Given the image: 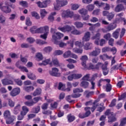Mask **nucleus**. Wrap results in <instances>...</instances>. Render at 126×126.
Here are the masks:
<instances>
[{
    "instance_id": "f257e3e1",
    "label": "nucleus",
    "mask_w": 126,
    "mask_h": 126,
    "mask_svg": "<svg viewBox=\"0 0 126 126\" xmlns=\"http://www.w3.org/2000/svg\"><path fill=\"white\" fill-rule=\"evenodd\" d=\"M31 32L32 34L37 33H49V26H45L40 27L37 29H35V27H33L31 29Z\"/></svg>"
},
{
    "instance_id": "f03ea898",
    "label": "nucleus",
    "mask_w": 126,
    "mask_h": 126,
    "mask_svg": "<svg viewBox=\"0 0 126 126\" xmlns=\"http://www.w3.org/2000/svg\"><path fill=\"white\" fill-rule=\"evenodd\" d=\"M105 116L108 117V123H114L117 121V118H116V114L113 112H111V110L107 109L104 113Z\"/></svg>"
},
{
    "instance_id": "7ed1b4c3",
    "label": "nucleus",
    "mask_w": 126,
    "mask_h": 126,
    "mask_svg": "<svg viewBox=\"0 0 126 126\" xmlns=\"http://www.w3.org/2000/svg\"><path fill=\"white\" fill-rule=\"evenodd\" d=\"M117 28V24L113 23H111L106 28V30L102 29V31L103 33H107V32H110Z\"/></svg>"
},
{
    "instance_id": "20e7f679",
    "label": "nucleus",
    "mask_w": 126,
    "mask_h": 126,
    "mask_svg": "<svg viewBox=\"0 0 126 126\" xmlns=\"http://www.w3.org/2000/svg\"><path fill=\"white\" fill-rule=\"evenodd\" d=\"M50 3H51V0H45L42 2L39 1L36 2V4H37L38 7L40 8H46Z\"/></svg>"
},
{
    "instance_id": "39448f33",
    "label": "nucleus",
    "mask_w": 126,
    "mask_h": 126,
    "mask_svg": "<svg viewBox=\"0 0 126 126\" xmlns=\"http://www.w3.org/2000/svg\"><path fill=\"white\" fill-rule=\"evenodd\" d=\"M73 12L69 10L63 11L62 14L63 18H72L73 17Z\"/></svg>"
},
{
    "instance_id": "423d86ee",
    "label": "nucleus",
    "mask_w": 126,
    "mask_h": 126,
    "mask_svg": "<svg viewBox=\"0 0 126 126\" xmlns=\"http://www.w3.org/2000/svg\"><path fill=\"white\" fill-rule=\"evenodd\" d=\"M63 37V34L61 32H56L52 35V39L55 41V44H58L57 40H61Z\"/></svg>"
},
{
    "instance_id": "0eeeda50",
    "label": "nucleus",
    "mask_w": 126,
    "mask_h": 126,
    "mask_svg": "<svg viewBox=\"0 0 126 126\" xmlns=\"http://www.w3.org/2000/svg\"><path fill=\"white\" fill-rule=\"evenodd\" d=\"M125 34H126V29L122 28L121 32H120V40L117 42V44L119 46H122L123 44H125V41L124 40H122V38L125 36Z\"/></svg>"
},
{
    "instance_id": "6e6552de",
    "label": "nucleus",
    "mask_w": 126,
    "mask_h": 126,
    "mask_svg": "<svg viewBox=\"0 0 126 126\" xmlns=\"http://www.w3.org/2000/svg\"><path fill=\"white\" fill-rule=\"evenodd\" d=\"M49 74L52 76H56V77L61 76V73L59 72V69L56 67L52 68V71H49Z\"/></svg>"
},
{
    "instance_id": "1a4fd4ad",
    "label": "nucleus",
    "mask_w": 126,
    "mask_h": 126,
    "mask_svg": "<svg viewBox=\"0 0 126 126\" xmlns=\"http://www.w3.org/2000/svg\"><path fill=\"white\" fill-rule=\"evenodd\" d=\"M2 84L5 86L6 85H13V81L8 79H3L1 80Z\"/></svg>"
},
{
    "instance_id": "9d476101",
    "label": "nucleus",
    "mask_w": 126,
    "mask_h": 126,
    "mask_svg": "<svg viewBox=\"0 0 126 126\" xmlns=\"http://www.w3.org/2000/svg\"><path fill=\"white\" fill-rule=\"evenodd\" d=\"M102 65V63H98L96 65H94L92 64V63H90L89 66V69H97V70H99V67H101Z\"/></svg>"
},
{
    "instance_id": "9b49d317",
    "label": "nucleus",
    "mask_w": 126,
    "mask_h": 126,
    "mask_svg": "<svg viewBox=\"0 0 126 126\" xmlns=\"http://www.w3.org/2000/svg\"><path fill=\"white\" fill-rule=\"evenodd\" d=\"M15 65L18 68L21 69L22 71H25V72H28V69L26 67L22 66L20 65V61H18L15 64Z\"/></svg>"
},
{
    "instance_id": "f8f14e48",
    "label": "nucleus",
    "mask_w": 126,
    "mask_h": 126,
    "mask_svg": "<svg viewBox=\"0 0 126 126\" xmlns=\"http://www.w3.org/2000/svg\"><path fill=\"white\" fill-rule=\"evenodd\" d=\"M102 70L103 74L105 76L109 73V69H108V65L106 64L102 63V65L100 66Z\"/></svg>"
},
{
    "instance_id": "ddd939ff",
    "label": "nucleus",
    "mask_w": 126,
    "mask_h": 126,
    "mask_svg": "<svg viewBox=\"0 0 126 126\" xmlns=\"http://www.w3.org/2000/svg\"><path fill=\"white\" fill-rule=\"evenodd\" d=\"M123 10H125V6L122 3L118 4L114 9L115 12H121Z\"/></svg>"
},
{
    "instance_id": "4468645a",
    "label": "nucleus",
    "mask_w": 126,
    "mask_h": 126,
    "mask_svg": "<svg viewBox=\"0 0 126 126\" xmlns=\"http://www.w3.org/2000/svg\"><path fill=\"white\" fill-rule=\"evenodd\" d=\"M20 93V89L19 88H14L10 93V95L13 97L18 95Z\"/></svg>"
},
{
    "instance_id": "2eb2a0df",
    "label": "nucleus",
    "mask_w": 126,
    "mask_h": 126,
    "mask_svg": "<svg viewBox=\"0 0 126 126\" xmlns=\"http://www.w3.org/2000/svg\"><path fill=\"white\" fill-rule=\"evenodd\" d=\"M100 53H101V49L99 48H96L95 50L90 53V56H92V57H97Z\"/></svg>"
},
{
    "instance_id": "dca6fc26",
    "label": "nucleus",
    "mask_w": 126,
    "mask_h": 126,
    "mask_svg": "<svg viewBox=\"0 0 126 126\" xmlns=\"http://www.w3.org/2000/svg\"><path fill=\"white\" fill-rule=\"evenodd\" d=\"M80 60L82 61V65L84 66L85 68H86V67H87V66L86 65V62L88 60V57L86 55L83 56L80 58Z\"/></svg>"
},
{
    "instance_id": "f3484780",
    "label": "nucleus",
    "mask_w": 126,
    "mask_h": 126,
    "mask_svg": "<svg viewBox=\"0 0 126 126\" xmlns=\"http://www.w3.org/2000/svg\"><path fill=\"white\" fill-rule=\"evenodd\" d=\"M98 102H100V99H97L95 100H94L93 102V107L91 108L92 112L93 113L94 112V110H96V108L98 106H99V103H97Z\"/></svg>"
},
{
    "instance_id": "a211bd4d",
    "label": "nucleus",
    "mask_w": 126,
    "mask_h": 126,
    "mask_svg": "<svg viewBox=\"0 0 126 126\" xmlns=\"http://www.w3.org/2000/svg\"><path fill=\"white\" fill-rule=\"evenodd\" d=\"M106 116H107V115H105L104 114V115H102L100 118H99V121L100 122H101L99 125L100 126H105V122H106V119L107 118V117Z\"/></svg>"
},
{
    "instance_id": "6ab92c4d",
    "label": "nucleus",
    "mask_w": 126,
    "mask_h": 126,
    "mask_svg": "<svg viewBox=\"0 0 126 126\" xmlns=\"http://www.w3.org/2000/svg\"><path fill=\"white\" fill-rule=\"evenodd\" d=\"M1 10L5 13H10V12H11V9L8 6H2L1 7Z\"/></svg>"
},
{
    "instance_id": "aec40b11",
    "label": "nucleus",
    "mask_w": 126,
    "mask_h": 126,
    "mask_svg": "<svg viewBox=\"0 0 126 126\" xmlns=\"http://www.w3.org/2000/svg\"><path fill=\"white\" fill-rule=\"evenodd\" d=\"M90 32H88L85 33L84 37H83V41L85 42H88L90 40Z\"/></svg>"
},
{
    "instance_id": "412c9836",
    "label": "nucleus",
    "mask_w": 126,
    "mask_h": 126,
    "mask_svg": "<svg viewBox=\"0 0 126 126\" xmlns=\"http://www.w3.org/2000/svg\"><path fill=\"white\" fill-rule=\"evenodd\" d=\"M80 85L81 87H82L83 88L86 89V88H88L89 86V83L87 82V81H82L81 82Z\"/></svg>"
},
{
    "instance_id": "4be33fe9",
    "label": "nucleus",
    "mask_w": 126,
    "mask_h": 126,
    "mask_svg": "<svg viewBox=\"0 0 126 126\" xmlns=\"http://www.w3.org/2000/svg\"><path fill=\"white\" fill-rule=\"evenodd\" d=\"M67 119L68 123H72L75 120V116L69 114L67 116Z\"/></svg>"
},
{
    "instance_id": "5701e85b",
    "label": "nucleus",
    "mask_w": 126,
    "mask_h": 126,
    "mask_svg": "<svg viewBox=\"0 0 126 126\" xmlns=\"http://www.w3.org/2000/svg\"><path fill=\"white\" fill-rule=\"evenodd\" d=\"M120 32H121V29H116V31L113 33V38L118 39V38H119V35H120Z\"/></svg>"
},
{
    "instance_id": "b1692460",
    "label": "nucleus",
    "mask_w": 126,
    "mask_h": 126,
    "mask_svg": "<svg viewBox=\"0 0 126 126\" xmlns=\"http://www.w3.org/2000/svg\"><path fill=\"white\" fill-rule=\"evenodd\" d=\"M56 14H57V13L56 12H52L48 16V19L49 21H50V22H53L54 20H55V17H54V16H55Z\"/></svg>"
},
{
    "instance_id": "393cba45",
    "label": "nucleus",
    "mask_w": 126,
    "mask_h": 126,
    "mask_svg": "<svg viewBox=\"0 0 126 126\" xmlns=\"http://www.w3.org/2000/svg\"><path fill=\"white\" fill-rule=\"evenodd\" d=\"M20 111H21V106H20V104H18L14 108V114H15V115H17V114H18Z\"/></svg>"
},
{
    "instance_id": "a878e982",
    "label": "nucleus",
    "mask_w": 126,
    "mask_h": 126,
    "mask_svg": "<svg viewBox=\"0 0 126 126\" xmlns=\"http://www.w3.org/2000/svg\"><path fill=\"white\" fill-rule=\"evenodd\" d=\"M42 93V89L40 88H37L35 91L33 92V96H39Z\"/></svg>"
},
{
    "instance_id": "bb28decb",
    "label": "nucleus",
    "mask_w": 126,
    "mask_h": 126,
    "mask_svg": "<svg viewBox=\"0 0 126 126\" xmlns=\"http://www.w3.org/2000/svg\"><path fill=\"white\" fill-rule=\"evenodd\" d=\"M41 110V108L40 107V106L38 105L36 107H34L32 108V113H33V114H38L39 112H40V110Z\"/></svg>"
},
{
    "instance_id": "cd10ccee",
    "label": "nucleus",
    "mask_w": 126,
    "mask_h": 126,
    "mask_svg": "<svg viewBox=\"0 0 126 126\" xmlns=\"http://www.w3.org/2000/svg\"><path fill=\"white\" fill-rule=\"evenodd\" d=\"M27 77L29 79H31L32 80H35L36 79V75L32 72L27 73Z\"/></svg>"
},
{
    "instance_id": "c85d7f7f",
    "label": "nucleus",
    "mask_w": 126,
    "mask_h": 126,
    "mask_svg": "<svg viewBox=\"0 0 126 126\" xmlns=\"http://www.w3.org/2000/svg\"><path fill=\"white\" fill-rule=\"evenodd\" d=\"M24 90L26 92H31V91L34 90V88L32 86H25L24 87Z\"/></svg>"
},
{
    "instance_id": "c756f323",
    "label": "nucleus",
    "mask_w": 126,
    "mask_h": 126,
    "mask_svg": "<svg viewBox=\"0 0 126 126\" xmlns=\"http://www.w3.org/2000/svg\"><path fill=\"white\" fill-rule=\"evenodd\" d=\"M71 56V51L70 50H68L66 51L64 54H63V57L65 59H67V58H69Z\"/></svg>"
},
{
    "instance_id": "7c9ffc66",
    "label": "nucleus",
    "mask_w": 126,
    "mask_h": 126,
    "mask_svg": "<svg viewBox=\"0 0 126 126\" xmlns=\"http://www.w3.org/2000/svg\"><path fill=\"white\" fill-rule=\"evenodd\" d=\"M47 13H48L46 11V9H40V16L41 18L42 19L44 18V17H45L47 15Z\"/></svg>"
},
{
    "instance_id": "2f4dec72",
    "label": "nucleus",
    "mask_w": 126,
    "mask_h": 126,
    "mask_svg": "<svg viewBox=\"0 0 126 126\" xmlns=\"http://www.w3.org/2000/svg\"><path fill=\"white\" fill-rule=\"evenodd\" d=\"M115 17V14L113 12L109 13L107 17H106L108 21H111V20Z\"/></svg>"
},
{
    "instance_id": "473e14b6",
    "label": "nucleus",
    "mask_w": 126,
    "mask_h": 126,
    "mask_svg": "<svg viewBox=\"0 0 126 126\" xmlns=\"http://www.w3.org/2000/svg\"><path fill=\"white\" fill-rule=\"evenodd\" d=\"M90 107H87L85 108V111H86V113L85 114V116L86 118H87V117H89L90 116V114H91V112L90 111Z\"/></svg>"
},
{
    "instance_id": "72a5a7b5",
    "label": "nucleus",
    "mask_w": 126,
    "mask_h": 126,
    "mask_svg": "<svg viewBox=\"0 0 126 126\" xmlns=\"http://www.w3.org/2000/svg\"><path fill=\"white\" fill-rule=\"evenodd\" d=\"M29 112V109L25 106H24L22 107V111H21V112H22V114H24V115H26L27 114V113H28Z\"/></svg>"
},
{
    "instance_id": "f704fd0d",
    "label": "nucleus",
    "mask_w": 126,
    "mask_h": 126,
    "mask_svg": "<svg viewBox=\"0 0 126 126\" xmlns=\"http://www.w3.org/2000/svg\"><path fill=\"white\" fill-rule=\"evenodd\" d=\"M79 13L82 15H86L88 13V10H86V9L82 8L79 10Z\"/></svg>"
},
{
    "instance_id": "c9c22d12",
    "label": "nucleus",
    "mask_w": 126,
    "mask_h": 126,
    "mask_svg": "<svg viewBox=\"0 0 126 126\" xmlns=\"http://www.w3.org/2000/svg\"><path fill=\"white\" fill-rule=\"evenodd\" d=\"M6 120V124L7 125H10L13 122H14V119L11 116L9 117Z\"/></svg>"
},
{
    "instance_id": "e433bc0d",
    "label": "nucleus",
    "mask_w": 126,
    "mask_h": 126,
    "mask_svg": "<svg viewBox=\"0 0 126 126\" xmlns=\"http://www.w3.org/2000/svg\"><path fill=\"white\" fill-rule=\"evenodd\" d=\"M64 87H65V85H63V83L60 82L59 83L58 89L59 90H62V91H64L65 90L63 89V88H64Z\"/></svg>"
},
{
    "instance_id": "4c0bfd02",
    "label": "nucleus",
    "mask_w": 126,
    "mask_h": 126,
    "mask_svg": "<svg viewBox=\"0 0 126 126\" xmlns=\"http://www.w3.org/2000/svg\"><path fill=\"white\" fill-rule=\"evenodd\" d=\"M74 25L76 26V28H82L84 24L80 22H75L74 23Z\"/></svg>"
},
{
    "instance_id": "58836bf2",
    "label": "nucleus",
    "mask_w": 126,
    "mask_h": 126,
    "mask_svg": "<svg viewBox=\"0 0 126 126\" xmlns=\"http://www.w3.org/2000/svg\"><path fill=\"white\" fill-rule=\"evenodd\" d=\"M40 100H42V97L40 96H36L33 98V100H32V103H33V104H36V103H38L40 101Z\"/></svg>"
},
{
    "instance_id": "ea45409f",
    "label": "nucleus",
    "mask_w": 126,
    "mask_h": 126,
    "mask_svg": "<svg viewBox=\"0 0 126 126\" xmlns=\"http://www.w3.org/2000/svg\"><path fill=\"white\" fill-rule=\"evenodd\" d=\"M94 4H95L96 6L98 7H102L105 5V3L103 2H100L99 1L96 0L94 2Z\"/></svg>"
},
{
    "instance_id": "a19ab883",
    "label": "nucleus",
    "mask_w": 126,
    "mask_h": 126,
    "mask_svg": "<svg viewBox=\"0 0 126 126\" xmlns=\"http://www.w3.org/2000/svg\"><path fill=\"white\" fill-rule=\"evenodd\" d=\"M52 63L55 65V66L58 67L59 64H60V62L57 58H54L52 59Z\"/></svg>"
},
{
    "instance_id": "79ce46f5",
    "label": "nucleus",
    "mask_w": 126,
    "mask_h": 126,
    "mask_svg": "<svg viewBox=\"0 0 126 126\" xmlns=\"http://www.w3.org/2000/svg\"><path fill=\"white\" fill-rule=\"evenodd\" d=\"M31 14L33 17H35L36 19H40V16L39 14L37 13V12L33 11L31 12Z\"/></svg>"
},
{
    "instance_id": "37998d69",
    "label": "nucleus",
    "mask_w": 126,
    "mask_h": 126,
    "mask_svg": "<svg viewBox=\"0 0 126 126\" xmlns=\"http://www.w3.org/2000/svg\"><path fill=\"white\" fill-rule=\"evenodd\" d=\"M58 66H59L62 70V71H66L67 69L65 68V65L62 63H59Z\"/></svg>"
},
{
    "instance_id": "c03bdc74",
    "label": "nucleus",
    "mask_w": 126,
    "mask_h": 126,
    "mask_svg": "<svg viewBox=\"0 0 126 126\" xmlns=\"http://www.w3.org/2000/svg\"><path fill=\"white\" fill-rule=\"evenodd\" d=\"M105 84V81L103 79H100L98 82H97V86L98 87H101L102 85H104Z\"/></svg>"
},
{
    "instance_id": "a18cd8bd",
    "label": "nucleus",
    "mask_w": 126,
    "mask_h": 126,
    "mask_svg": "<svg viewBox=\"0 0 126 126\" xmlns=\"http://www.w3.org/2000/svg\"><path fill=\"white\" fill-rule=\"evenodd\" d=\"M99 106H101L102 107H98V112L101 113V112H103V111H104V110L105 109V106H104V103H103L99 104Z\"/></svg>"
},
{
    "instance_id": "49530a36",
    "label": "nucleus",
    "mask_w": 126,
    "mask_h": 126,
    "mask_svg": "<svg viewBox=\"0 0 126 126\" xmlns=\"http://www.w3.org/2000/svg\"><path fill=\"white\" fill-rule=\"evenodd\" d=\"M92 45V43L87 42L84 45V49L85 50H90L91 49V45Z\"/></svg>"
},
{
    "instance_id": "de8ad7c7",
    "label": "nucleus",
    "mask_w": 126,
    "mask_h": 126,
    "mask_svg": "<svg viewBox=\"0 0 126 126\" xmlns=\"http://www.w3.org/2000/svg\"><path fill=\"white\" fill-rule=\"evenodd\" d=\"M112 90V85L110 83H107L106 84V92H111V91Z\"/></svg>"
},
{
    "instance_id": "09e8293b",
    "label": "nucleus",
    "mask_w": 126,
    "mask_h": 126,
    "mask_svg": "<svg viewBox=\"0 0 126 126\" xmlns=\"http://www.w3.org/2000/svg\"><path fill=\"white\" fill-rule=\"evenodd\" d=\"M99 57L101 60H104V59H105V58H106V59H108V60H110V59L112 58V56H109L107 54L101 55H100Z\"/></svg>"
},
{
    "instance_id": "8fccbe9b",
    "label": "nucleus",
    "mask_w": 126,
    "mask_h": 126,
    "mask_svg": "<svg viewBox=\"0 0 126 126\" xmlns=\"http://www.w3.org/2000/svg\"><path fill=\"white\" fill-rule=\"evenodd\" d=\"M71 34H73V35H80L81 34V32L75 29L71 31Z\"/></svg>"
},
{
    "instance_id": "3c124183",
    "label": "nucleus",
    "mask_w": 126,
    "mask_h": 126,
    "mask_svg": "<svg viewBox=\"0 0 126 126\" xmlns=\"http://www.w3.org/2000/svg\"><path fill=\"white\" fill-rule=\"evenodd\" d=\"M3 116L4 119H7V118L10 117V112L9 111L6 110L4 112Z\"/></svg>"
},
{
    "instance_id": "603ef678",
    "label": "nucleus",
    "mask_w": 126,
    "mask_h": 126,
    "mask_svg": "<svg viewBox=\"0 0 126 126\" xmlns=\"http://www.w3.org/2000/svg\"><path fill=\"white\" fill-rule=\"evenodd\" d=\"M111 33H106L104 34L103 36L104 39H105L106 41H109V40L111 39Z\"/></svg>"
},
{
    "instance_id": "864d4df0",
    "label": "nucleus",
    "mask_w": 126,
    "mask_h": 126,
    "mask_svg": "<svg viewBox=\"0 0 126 126\" xmlns=\"http://www.w3.org/2000/svg\"><path fill=\"white\" fill-rule=\"evenodd\" d=\"M117 102V99L116 98L113 99L111 103L109 104V107L112 108L113 107H115L116 106V103Z\"/></svg>"
},
{
    "instance_id": "5fc2aeb1",
    "label": "nucleus",
    "mask_w": 126,
    "mask_h": 126,
    "mask_svg": "<svg viewBox=\"0 0 126 126\" xmlns=\"http://www.w3.org/2000/svg\"><path fill=\"white\" fill-rule=\"evenodd\" d=\"M24 116H26L24 113H22V112H20V115H18L17 117V120L18 121H22L23 119H24Z\"/></svg>"
},
{
    "instance_id": "6e6d98bb",
    "label": "nucleus",
    "mask_w": 126,
    "mask_h": 126,
    "mask_svg": "<svg viewBox=\"0 0 126 126\" xmlns=\"http://www.w3.org/2000/svg\"><path fill=\"white\" fill-rule=\"evenodd\" d=\"M74 93H82L83 92V89L79 88H77L73 90Z\"/></svg>"
},
{
    "instance_id": "4d7b16f0",
    "label": "nucleus",
    "mask_w": 126,
    "mask_h": 126,
    "mask_svg": "<svg viewBox=\"0 0 126 126\" xmlns=\"http://www.w3.org/2000/svg\"><path fill=\"white\" fill-rule=\"evenodd\" d=\"M126 93H124L122 94L121 95H119L118 96V101H121V100H123V99H126Z\"/></svg>"
},
{
    "instance_id": "13d9d810",
    "label": "nucleus",
    "mask_w": 126,
    "mask_h": 126,
    "mask_svg": "<svg viewBox=\"0 0 126 126\" xmlns=\"http://www.w3.org/2000/svg\"><path fill=\"white\" fill-rule=\"evenodd\" d=\"M20 61L23 63H24L25 64L28 62V60H27V58L25 57H23L22 55H20Z\"/></svg>"
},
{
    "instance_id": "bf43d9fd",
    "label": "nucleus",
    "mask_w": 126,
    "mask_h": 126,
    "mask_svg": "<svg viewBox=\"0 0 126 126\" xmlns=\"http://www.w3.org/2000/svg\"><path fill=\"white\" fill-rule=\"evenodd\" d=\"M85 93H86V97L87 98H89L90 96L93 95L94 94V92L92 91V92H89L88 91H86L85 92Z\"/></svg>"
},
{
    "instance_id": "052dcab7",
    "label": "nucleus",
    "mask_w": 126,
    "mask_h": 126,
    "mask_svg": "<svg viewBox=\"0 0 126 126\" xmlns=\"http://www.w3.org/2000/svg\"><path fill=\"white\" fill-rule=\"evenodd\" d=\"M53 48L50 46L46 47L44 48L43 51L45 52V53H50L51 51H52Z\"/></svg>"
},
{
    "instance_id": "680f3d73",
    "label": "nucleus",
    "mask_w": 126,
    "mask_h": 126,
    "mask_svg": "<svg viewBox=\"0 0 126 126\" xmlns=\"http://www.w3.org/2000/svg\"><path fill=\"white\" fill-rule=\"evenodd\" d=\"M111 48L109 47H105L102 49V53H106L107 52H110Z\"/></svg>"
},
{
    "instance_id": "e2e57ef3",
    "label": "nucleus",
    "mask_w": 126,
    "mask_h": 126,
    "mask_svg": "<svg viewBox=\"0 0 126 126\" xmlns=\"http://www.w3.org/2000/svg\"><path fill=\"white\" fill-rule=\"evenodd\" d=\"M26 24L27 26H31L32 25V22L30 21V18L27 17L26 20Z\"/></svg>"
},
{
    "instance_id": "0e129e2a",
    "label": "nucleus",
    "mask_w": 126,
    "mask_h": 126,
    "mask_svg": "<svg viewBox=\"0 0 126 126\" xmlns=\"http://www.w3.org/2000/svg\"><path fill=\"white\" fill-rule=\"evenodd\" d=\"M9 56L11 59H18L19 58V56L16 53H10Z\"/></svg>"
},
{
    "instance_id": "69168bd1",
    "label": "nucleus",
    "mask_w": 126,
    "mask_h": 126,
    "mask_svg": "<svg viewBox=\"0 0 126 126\" xmlns=\"http://www.w3.org/2000/svg\"><path fill=\"white\" fill-rule=\"evenodd\" d=\"M15 82L17 84V85H19V86H22V81L19 79H15Z\"/></svg>"
},
{
    "instance_id": "338daca9",
    "label": "nucleus",
    "mask_w": 126,
    "mask_h": 126,
    "mask_svg": "<svg viewBox=\"0 0 126 126\" xmlns=\"http://www.w3.org/2000/svg\"><path fill=\"white\" fill-rule=\"evenodd\" d=\"M36 42V44H38V45H44L46 43L45 41L41 39H37Z\"/></svg>"
},
{
    "instance_id": "774afa93",
    "label": "nucleus",
    "mask_w": 126,
    "mask_h": 126,
    "mask_svg": "<svg viewBox=\"0 0 126 126\" xmlns=\"http://www.w3.org/2000/svg\"><path fill=\"white\" fill-rule=\"evenodd\" d=\"M121 21H122V18H116L113 21V23H114V24H116L117 25V24H118L119 23H120Z\"/></svg>"
}]
</instances>
